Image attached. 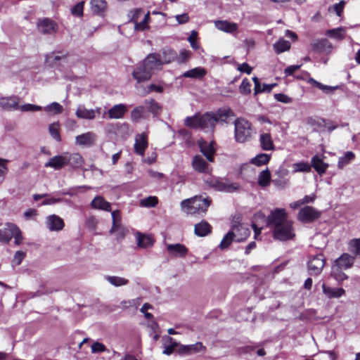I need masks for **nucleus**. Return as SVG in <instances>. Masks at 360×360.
Returning a JSON list of instances; mask_svg holds the SVG:
<instances>
[{"label":"nucleus","instance_id":"nucleus-43","mask_svg":"<svg viewBox=\"0 0 360 360\" xmlns=\"http://www.w3.org/2000/svg\"><path fill=\"white\" fill-rule=\"evenodd\" d=\"M326 34L335 39L342 40L345 37L346 28L340 27L335 29L328 30L326 31Z\"/></svg>","mask_w":360,"mask_h":360},{"label":"nucleus","instance_id":"nucleus-9","mask_svg":"<svg viewBox=\"0 0 360 360\" xmlns=\"http://www.w3.org/2000/svg\"><path fill=\"white\" fill-rule=\"evenodd\" d=\"M320 216L321 212L316 208L311 206H305L299 211L297 219L303 223H309L317 219Z\"/></svg>","mask_w":360,"mask_h":360},{"label":"nucleus","instance_id":"nucleus-47","mask_svg":"<svg viewBox=\"0 0 360 360\" xmlns=\"http://www.w3.org/2000/svg\"><path fill=\"white\" fill-rule=\"evenodd\" d=\"M355 155L353 152L348 151L344 156L340 157L338 160V167L342 169L345 165H348L350 161L354 159Z\"/></svg>","mask_w":360,"mask_h":360},{"label":"nucleus","instance_id":"nucleus-50","mask_svg":"<svg viewBox=\"0 0 360 360\" xmlns=\"http://www.w3.org/2000/svg\"><path fill=\"white\" fill-rule=\"evenodd\" d=\"M145 104L153 115H158L160 112L161 107L154 99L146 100Z\"/></svg>","mask_w":360,"mask_h":360},{"label":"nucleus","instance_id":"nucleus-10","mask_svg":"<svg viewBox=\"0 0 360 360\" xmlns=\"http://www.w3.org/2000/svg\"><path fill=\"white\" fill-rule=\"evenodd\" d=\"M58 25L53 20L49 18L39 20L37 22V29L39 32L44 34H52L57 32Z\"/></svg>","mask_w":360,"mask_h":360},{"label":"nucleus","instance_id":"nucleus-37","mask_svg":"<svg viewBox=\"0 0 360 360\" xmlns=\"http://www.w3.org/2000/svg\"><path fill=\"white\" fill-rule=\"evenodd\" d=\"M67 158L68 159V165L74 168L80 167L84 163V159L82 156L79 153H70L66 152Z\"/></svg>","mask_w":360,"mask_h":360},{"label":"nucleus","instance_id":"nucleus-5","mask_svg":"<svg viewBox=\"0 0 360 360\" xmlns=\"http://www.w3.org/2000/svg\"><path fill=\"white\" fill-rule=\"evenodd\" d=\"M210 203V198L199 195L183 200L181 205L183 208H187L189 213H205Z\"/></svg>","mask_w":360,"mask_h":360},{"label":"nucleus","instance_id":"nucleus-31","mask_svg":"<svg viewBox=\"0 0 360 360\" xmlns=\"http://www.w3.org/2000/svg\"><path fill=\"white\" fill-rule=\"evenodd\" d=\"M312 49L318 52L328 53L332 49V45L326 39H322L314 41L312 44Z\"/></svg>","mask_w":360,"mask_h":360},{"label":"nucleus","instance_id":"nucleus-21","mask_svg":"<svg viewBox=\"0 0 360 360\" xmlns=\"http://www.w3.org/2000/svg\"><path fill=\"white\" fill-rule=\"evenodd\" d=\"M127 111V108L126 105L120 103L113 105L108 110L107 114L110 119H121Z\"/></svg>","mask_w":360,"mask_h":360},{"label":"nucleus","instance_id":"nucleus-16","mask_svg":"<svg viewBox=\"0 0 360 360\" xmlns=\"http://www.w3.org/2000/svg\"><path fill=\"white\" fill-rule=\"evenodd\" d=\"M205 350L206 347L200 342H198L193 345H180L178 348V352L179 354L186 355H191L198 352H203Z\"/></svg>","mask_w":360,"mask_h":360},{"label":"nucleus","instance_id":"nucleus-2","mask_svg":"<svg viewBox=\"0 0 360 360\" xmlns=\"http://www.w3.org/2000/svg\"><path fill=\"white\" fill-rule=\"evenodd\" d=\"M162 64L157 53H150L133 71L132 76L138 83L150 79L153 71L161 68Z\"/></svg>","mask_w":360,"mask_h":360},{"label":"nucleus","instance_id":"nucleus-13","mask_svg":"<svg viewBox=\"0 0 360 360\" xmlns=\"http://www.w3.org/2000/svg\"><path fill=\"white\" fill-rule=\"evenodd\" d=\"M231 232L234 238V241L238 243L245 240L250 233L248 228L241 224H234Z\"/></svg>","mask_w":360,"mask_h":360},{"label":"nucleus","instance_id":"nucleus-11","mask_svg":"<svg viewBox=\"0 0 360 360\" xmlns=\"http://www.w3.org/2000/svg\"><path fill=\"white\" fill-rule=\"evenodd\" d=\"M66 152L63 153L60 155L53 156L50 158L49 160L45 163V167H51L55 170H59L64 167L68 165V159L67 158Z\"/></svg>","mask_w":360,"mask_h":360},{"label":"nucleus","instance_id":"nucleus-61","mask_svg":"<svg viewBox=\"0 0 360 360\" xmlns=\"http://www.w3.org/2000/svg\"><path fill=\"white\" fill-rule=\"evenodd\" d=\"M18 109H20L22 112L27 111H39L42 109V108L39 105H34V104H25L20 106H18Z\"/></svg>","mask_w":360,"mask_h":360},{"label":"nucleus","instance_id":"nucleus-48","mask_svg":"<svg viewBox=\"0 0 360 360\" xmlns=\"http://www.w3.org/2000/svg\"><path fill=\"white\" fill-rule=\"evenodd\" d=\"M44 110L47 112H51L54 115H56L60 114L63 110V108L60 103L57 102H53L51 104L45 106Z\"/></svg>","mask_w":360,"mask_h":360},{"label":"nucleus","instance_id":"nucleus-42","mask_svg":"<svg viewBox=\"0 0 360 360\" xmlns=\"http://www.w3.org/2000/svg\"><path fill=\"white\" fill-rule=\"evenodd\" d=\"M105 278L108 283L115 287H120L129 283L128 279L120 276H105Z\"/></svg>","mask_w":360,"mask_h":360},{"label":"nucleus","instance_id":"nucleus-26","mask_svg":"<svg viewBox=\"0 0 360 360\" xmlns=\"http://www.w3.org/2000/svg\"><path fill=\"white\" fill-rule=\"evenodd\" d=\"M310 165L311 167H312L319 174L325 173L328 167V165L325 163L322 158L317 155L312 157Z\"/></svg>","mask_w":360,"mask_h":360},{"label":"nucleus","instance_id":"nucleus-40","mask_svg":"<svg viewBox=\"0 0 360 360\" xmlns=\"http://www.w3.org/2000/svg\"><path fill=\"white\" fill-rule=\"evenodd\" d=\"M291 44L290 41L281 38L273 45L275 52L280 54L283 52L290 50Z\"/></svg>","mask_w":360,"mask_h":360},{"label":"nucleus","instance_id":"nucleus-34","mask_svg":"<svg viewBox=\"0 0 360 360\" xmlns=\"http://www.w3.org/2000/svg\"><path fill=\"white\" fill-rule=\"evenodd\" d=\"M233 111L229 108H219L215 113H214L216 123L219 121L226 122L229 117H233Z\"/></svg>","mask_w":360,"mask_h":360},{"label":"nucleus","instance_id":"nucleus-63","mask_svg":"<svg viewBox=\"0 0 360 360\" xmlns=\"http://www.w3.org/2000/svg\"><path fill=\"white\" fill-rule=\"evenodd\" d=\"M274 96L277 101L283 103H291L292 102V98L284 94H275Z\"/></svg>","mask_w":360,"mask_h":360},{"label":"nucleus","instance_id":"nucleus-64","mask_svg":"<svg viewBox=\"0 0 360 360\" xmlns=\"http://www.w3.org/2000/svg\"><path fill=\"white\" fill-rule=\"evenodd\" d=\"M25 257V253L22 251H17L14 255L13 263L15 265H20Z\"/></svg>","mask_w":360,"mask_h":360},{"label":"nucleus","instance_id":"nucleus-7","mask_svg":"<svg viewBox=\"0 0 360 360\" xmlns=\"http://www.w3.org/2000/svg\"><path fill=\"white\" fill-rule=\"evenodd\" d=\"M111 215L112 219V226L110 233L111 234H115L117 240H121L127 234L128 229L122 225L121 216L118 210L112 211Z\"/></svg>","mask_w":360,"mask_h":360},{"label":"nucleus","instance_id":"nucleus-30","mask_svg":"<svg viewBox=\"0 0 360 360\" xmlns=\"http://www.w3.org/2000/svg\"><path fill=\"white\" fill-rule=\"evenodd\" d=\"M77 117L84 120H94L95 112L93 109H87L84 105H79L75 112Z\"/></svg>","mask_w":360,"mask_h":360},{"label":"nucleus","instance_id":"nucleus-59","mask_svg":"<svg viewBox=\"0 0 360 360\" xmlns=\"http://www.w3.org/2000/svg\"><path fill=\"white\" fill-rule=\"evenodd\" d=\"M93 354L101 353L107 350L106 347L101 342H94L91 347Z\"/></svg>","mask_w":360,"mask_h":360},{"label":"nucleus","instance_id":"nucleus-6","mask_svg":"<svg viewBox=\"0 0 360 360\" xmlns=\"http://www.w3.org/2000/svg\"><path fill=\"white\" fill-rule=\"evenodd\" d=\"M205 183L209 187L221 192L233 193L239 188L238 184L224 181L215 176L207 177Z\"/></svg>","mask_w":360,"mask_h":360},{"label":"nucleus","instance_id":"nucleus-4","mask_svg":"<svg viewBox=\"0 0 360 360\" xmlns=\"http://www.w3.org/2000/svg\"><path fill=\"white\" fill-rule=\"evenodd\" d=\"M235 139L238 143H245L251 140L255 131L252 124L244 118H237L234 122Z\"/></svg>","mask_w":360,"mask_h":360},{"label":"nucleus","instance_id":"nucleus-53","mask_svg":"<svg viewBox=\"0 0 360 360\" xmlns=\"http://www.w3.org/2000/svg\"><path fill=\"white\" fill-rule=\"evenodd\" d=\"M343 268L338 267L335 264L332 269L331 275L339 281H343L347 278V275L342 271Z\"/></svg>","mask_w":360,"mask_h":360},{"label":"nucleus","instance_id":"nucleus-44","mask_svg":"<svg viewBox=\"0 0 360 360\" xmlns=\"http://www.w3.org/2000/svg\"><path fill=\"white\" fill-rule=\"evenodd\" d=\"M141 298L138 297L136 299L129 300H123L120 302L119 307L123 310L127 309L129 308L134 307L136 309L141 303Z\"/></svg>","mask_w":360,"mask_h":360},{"label":"nucleus","instance_id":"nucleus-35","mask_svg":"<svg viewBox=\"0 0 360 360\" xmlns=\"http://www.w3.org/2000/svg\"><path fill=\"white\" fill-rule=\"evenodd\" d=\"M206 75V70L202 68H195L183 73L186 78L202 79Z\"/></svg>","mask_w":360,"mask_h":360},{"label":"nucleus","instance_id":"nucleus-60","mask_svg":"<svg viewBox=\"0 0 360 360\" xmlns=\"http://www.w3.org/2000/svg\"><path fill=\"white\" fill-rule=\"evenodd\" d=\"M84 1H80L77 3L72 8V14L75 16L81 17L83 15V10H84Z\"/></svg>","mask_w":360,"mask_h":360},{"label":"nucleus","instance_id":"nucleus-41","mask_svg":"<svg viewBox=\"0 0 360 360\" xmlns=\"http://www.w3.org/2000/svg\"><path fill=\"white\" fill-rule=\"evenodd\" d=\"M271 181V173L268 169L262 170L258 175L257 183L262 187H266Z\"/></svg>","mask_w":360,"mask_h":360},{"label":"nucleus","instance_id":"nucleus-38","mask_svg":"<svg viewBox=\"0 0 360 360\" xmlns=\"http://www.w3.org/2000/svg\"><path fill=\"white\" fill-rule=\"evenodd\" d=\"M160 57L161 64H167L174 60L176 57V53L172 49L164 50L161 53L158 54Z\"/></svg>","mask_w":360,"mask_h":360},{"label":"nucleus","instance_id":"nucleus-22","mask_svg":"<svg viewBox=\"0 0 360 360\" xmlns=\"http://www.w3.org/2000/svg\"><path fill=\"white\" fill-rule=\"evenodd\" d=\"M355 257L347 253H343L340 257L336 259L335 264L338 267L347 269L351 268L354 263Z\"/></svg>","mask_w":360,"mask_h":360},{"label":"nucleus","instance_id":"nucleus-33","mask_svg":"<svg viewBox=\"0 0 360 360\" xmlns=\"http://www.w3.org/2000/svg\"><path fill=\"white\" fill-rule=\"evenodd\" d=\"M91 206L95 209H99L104 211H110L111 210L110 202L105 200L101 196L95 197L91 201Z\"/></svg>","mask_w":360,"mask_h":360},{"label":"nucleus","instance_id":"nucleus-52","mask_svg":"<svg viewBox=\"0 0 360 360\" xmlns=\"http://www.w3.org/2000/svg\"><path fill=\"white\" fill-rule=\"evenodd\" d=\"M292 167L294 172H309L311 171V165L304 162L294 163Z\"/></svg>","mask_w":360,"mask_h":360},{"label":"nucleus","instance_id":"nucleus-36","mask_svg":"<svg viewBox=\"0 0 360 360\" xmlns=\"http://www.w3.org/2000/svg\"><path fill=\"white\" fill-rule=\"evenodd\" d=\"M137 245L142 248H147L152 246L154 243V240L150 236L137 233L136 236Z\"/></svg>","mask_w":360,"mask_h":360},{"label":"nucleus","instance_id":"nucleus-18","mask_svg":"<svg viewBox=\"0 0 360 360\" xmlns=\"http://www.w3.org/2000/svg\"><path fill=\"white\" fill-rule=\"evenodd\" d=\"M96 139V135L94 132L88 131L77 136L75 143L80 146H91L94 145Z\"/></svg>","mask_w":360,"mask_h":360},{"label":"nucleus","instance_id":"nucleus-1","mask_svg":"<svg viewBox=\"0 0 360 360\" xmlns=\"http://www.w3.org/2000/svg\"><path fill=\"white\" fill-rule=\"evenodd\" d=\"M268 226L274 229V237L279 240H291L295 236L292 222L288 219L284 209L276 208L271 211L266 219Z\"/></svg>","mask_w":360,"mask_h":360},{"label":"nucleus","instance_id":"nucleus-28","mask_svg":"<svg viewBox=\"0 0 360 360\" xmlns=\"http://www.w3.org/2000/svg\"><path fill=\"white\" fill-rule=\"evenodd\" d=\"M212 231L211 225L206 221L202 220L195 225L194 233L200 237H203L210 233Z\"/></svg>","mask_w":360,"mask_h":360},{"label":"nucleus","instance_id":"nucleus-20","mask_svg":"<svg viewBox=\"0 0 360 360\" xmlns=\"http://www.w3.org/2000/svg\"><path fill=\"white\" fill-rule=\"evenodd\" d=\"M148 147V138L146 134H137L135 138L134 150L135 152L141 156H143L145 150Z\"/></svg>","mask_w":360,"mask_h":360},{"label":"nucleus","instance_id":"nucleus-29","mask_svg":"<svg viewBox=\"0 0 360 360\" xmlns=\"http://www.w3.org/2000/svg\"><path fill=\"white\" fill-rule=\"evenodd\" d=\"M252 81L255 84V94H258L259 93L263 92L270 93L272 91L273 88L277 85L276 83L270 84H263L262 85L259 79L257 77H254L252 78Z\"/></svg>","mask_w":360,"mask_h":360},{"label":"nucleus","instance_id":"nucleus-58","mask_svg":"<svg viewBox=\"0 0 360 360\" xmlns=\"http://www.w3.org/2000/svg\"><path fill=\"white\" fill-rule=\"evenodd\" d=\"M167 340L169 341L170 344L169 345L165 347V349L163 350V354L169 355L174 352L175 347H179V345L177 342L174 341L172 338L167 337Z\"/></svg>","mask_w":360,"mask_h":360},{"label":"nucleus","instance_id":"nucleus-62","mask_svg":"<svg viewBox=\"0 0 360 360\" xmlns=\"http://www.w3.org/2000/svg\"><path fill=\"white\" fill-rule=\"evenodd\" d=\"M250 86V82L247 79H244L239 86L240 92L243 94H248L251 91Z\"/></svg>","mask_w":360,"mask_h":360},{"label":"nucleus","instance_id":"nucleus-3","mask_svg":"<svg viewBox=\"0 0 360 360\" xmlns=\"http://www.w3.org/2000/svg\"><path fill=\"white\" fill-rule=\"evenodd\" d=\"M185 125L191 128H200L205 131H212L216 120L214 112H206L201 115H195L193 117H187L184 120Z\"/></svg>","mask_w":360,"mask_h":360},{"label":"nucleus","instance_id":"nucleus-27","mask_svg":"<svg viewBox=\"0 0 360 360\" xmlns=\"http://www.w3.org/2000/svg\"><path fill=\"white\" fill-rule=\"evenodd\" d=\"M68 54L63 52H52L46 57V62L50 65H56L60 61H65Z\"/></svg>","mask_w":360,"mask_h":360},{"label":"nucleus","instance_id":"nucleus-25","mask_svg":"<svg viewBox=\"0 0 360 360\" xmlns=\"http://www.w3.org/2000/svg\"><path fill=\"white\" fill-rule=\"evenodd\" d=\"M167 250L169 255L174 257H184L188 252V249L179 243L169 244L167 246Z\"/></svg>","mask_w":360,"mask_h":360},{"label":"nucleus","instance_id":"nucleus-23","mask_svg":"<svg viewBox=\"0 0 360 360\" xmlns=\"http://www.w3.org/2000/svg\"><path fill=\"white\" fill-rule=\"evenodd\" d=\"M0 106L6 110L18 109V98L16 96L0 98Z\"/></svg>","mask_w":360,"mask_h":360},{"label":"nucleus","instance_id":"nucleus-49","mask_svg":"<svg viewBox=\"0 0 360 360\" xmlns=\"http://www.w3.org/2000/svg\"><path fill=\"white\" fill-rule=\"evenodd\" d=\"M59 127L60 124L58 122H54L49 125V131L50 135L56 141L60 142L61 141L60 135L59 133Z\"/></svg>","mask_w":360,"mask_h":360},{"label":"nucleus","instance_id":"nucleus-55","mask_svg":"<svg viewBox=\"0 0 360 360\" xmlns=\"http://www.w3.org/2000/svg\"><path fill=\"white\" fill-rule=\"evenodd\" d=\"M348 245L351 252L356 255L360 254V238L352 239Z\"/></svg>","mask_w":360,"mask_h":360},{"label":"nucleus","instance_id":"nucleus-54","mask_svg":"<svg viewBox=\"0 0 360 360\" xmlns=\"http://www.w3.org/2000/svg\"><path fill=\"white\" fill-rule=\"evenodd\" d=\"M158 202V200L155 196H149L141 200V205L146 207H153Z\"/></svg>","mask_w":360,"mask_h":360},{"label":"nucleus","instance_id":"nucleus-19","mask_svg":"<svg viewBox=\"0 0 360 360\" xmlns=\"http://www.w3.org/2000/svg\"><path fill=\"white\" fill-rule=\"evenodd\" d=\"M191 164L194 170L198 172L208 173L210 172L209 165L200 155H196L193 157Z\"/></svg>","mask_w":360,"mask_h":360},{"label":"nucleus","instance_id":"nucleus-46","mask_svg":"<svg viewBox=\"0 0 360 360\" xmlns=\"http://www.w3.org/2000/svg\"><path fill=\"white\" fill-rule=\"evenodd\" d=\"M271 159V156L266 153H260L253 158L250 162L257 166H262L267 164Z\"/></svg>","mask_w":360,"mask_h":360},{"label":"nucleus","instance_id":"nucleus-24","mask_svg":"<svg viewBox=\"0 0 360 360\" xmlns=\"http://www.w3.org/2000/svg\"><path fill=\"white\" fill-rule=\"evenodd\" d=\"M323 294L328 299L339 298L345 295V290L342 288H333L327 286L325 283L322 284Z\"/></svg>","mask_w":360,"mask_h":360},{"label":"nucleus","instance_id":"nucleus-56","mask_svg":"<svg viewBox=\"0 0 360 360\" xmlns=\"http://www.w3.org/2000/svg\"><path fill=\"white\" fill-rule=\"evenodd\" d=\"M234 241V238L231 232H228L226 236L223 238L222 240L219 244L220 249H225L229 246V245Z\"/></svg>","mask_w":360,"mask_h":360},{"label":"nucleus","instance_id":"nucleus-45","mask_svg":"<svg viewBox=\"0 0 360 360\" xmlns=\"http://www.w3.org/2000/svg\"><path fill=\"white\" fill-rule=\"evenodd\" d=\"M107 3L105 0H91V8L94 13H101L105 11Z\"/></svg>","mask_w":360,"mask_h":360},{"label":"nucleus","instance_id":"nucleus-15","mask_svg":"<svg viewBox=\"0 0 360 360\" xmlns=\"http://www.w3.org/2000/svg\"><path fill=\"white\" fill-rule=\"evenodd\" d=\"M200 152L206 157L209 162H214V154L215 148H214V143L213 141L208 143L203 139H200L198 142Z\"/></svg>","mask_w":360,"mask_h":360},{"label":"nucleus","instance_id":"nucleus-39","mask_svg":"<svg viewBox=\"0 0 360 360\" xmlns=\"http://www.w3.org/2000/svg\"><path fill=\"white\" fill-rule=\"evenodd\" d=\"M307 83L312 85L313 86H315L321 90H322L326 94H331L335 90L338 89V86H328L321 84V82L315 80L314 78H309L307 80Z\"/></svg>","mask_w":360,"mask_h":360},{"label":"nucleus","instance_id":"nucleus-57","mask_svg":"<svg viewBox=\"0 0 360 360\" xmlns=\"http://www.w3.org/2000/svg\"><path fill=\"white\" fill-rule=\"evenodd\" d=\"M9 162L8 160L3 159L0 158V179L3 181L8 171L7 164Z\"/></svg>","mask_w":360,"mask_h":360},{"label":"nucleus","instance_id":"nucleus-32","mask_svg":"<svg viewBox=\"0 0 360 360\" xmlns=\"http://www.w3.org/2000/svg\"><path fill=\"white\" fill-rule=\"evenodd\" d=\"M260 146L264 150H271L274 149V142L271 136L269 133H262L259 136Z\"/></svg>","mask_w":360,"mask_h":360},{"label":"nucleus","instance_id":"nucleus-14","mask_svg":"<svg viewBox=\"0 0 360 360\" xmlns=\"http://www.w3.org/2000/svg\"><path fill=\"white\" fill-rule=\"evenodd\" d=\"M17 226L12 223L0 224V242L8 243L13 238Z\"/></svg>","mask_w":360,"mask_h":360},{"label":"nucleus","instance_id":"nucleus-12","mask_svg":"<svg viewBox=\"0 0 360 360\" xmlns=\"http://www.w3.org/2000/svg\"><path fill=\"white\" fill-rule=\"evenodd\" d=\"M45 224L51 231H61L65 226L63 219L56 214H51L46 217Z\"/></svg>","mask_w":360,"mask_h":360},{"label":"nucleus","instance_id":"nucleus-17","mask_svg":"<svg viewBox=\"0 0 360 360\" xmlns=\"http://www.w3.org/2000/svg\"><path fill=\"white\" fill-rule=\"evenodd\" d=\"M214 23L217 29L228 34H234L238 29L237 23L228 20H215Z\"/></svg>","mask_w":360,"mask_h":360},{"label":"nucleus","instance_id":"nucleus-51","mask_svg":"<svg viewBox=\"0 0 360 360\" xmlns=\"http://www.w3.org/2000/svg\"><path fill=\"white\" fill-rule=\"evenodd\" d=\"M144 113V107L138 106L134 108L131 112V119L133 122H137L143 117Z\"/></svg>","mask_w":360,"mask_h":360},{"label":"nucleus","instance_id":"nucleus-8","mask_svg":"<svg viewBox=\"0 0 360 360\" xmlns=\"http://www.w3.org/2000/svg\"><path fill=\"white\" fill-rule=\"evenodd\" d=\"M326 263V258L323 254L312 256L308 262V270L311 276L319 275Z\"/></svg>","mask_w":360,"mask_h":360}]
</instances>
